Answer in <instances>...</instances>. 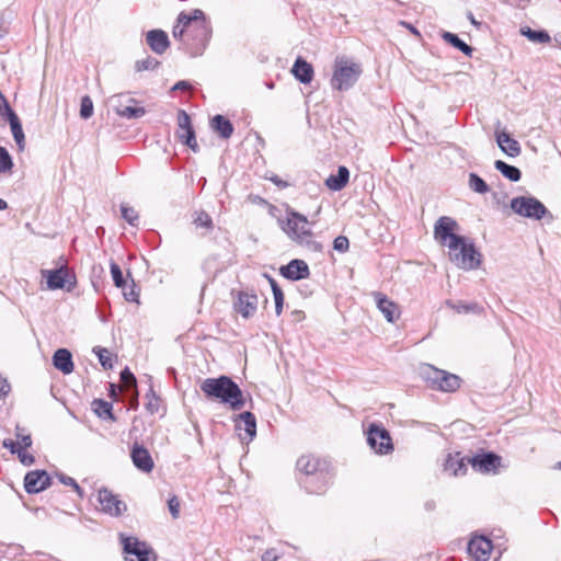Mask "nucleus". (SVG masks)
<instances>
[{
  "mask_svg": "<svg viewBox=\"0 0 561 561\" xmlns=\"http://www.w3.org/2000/svg\"><path fill=\"white\" fill-rule=\"evenodd\" d=\"M559 468H561V461L558 463Z\"/></svg>",
  "mask_w": 561,
  "mask_h": 561,
  "instance_id": "338daca9",
  "label": "nucleus"
},
{
  "mask_svg": "<svg viewBox=\"0 0 561 561\" xmlns=\"http://www.w3.org/2000/svg\"><path fill=\"white\" fill-rule=\"evenodd\" d=\"M468 465V458L461 457L459 453L448 454L444 461L443 470L450 477L463 476Z\"/></svg>",
  "mask_w": 561,
  "mask_h": 561,
  "instance_id": "4be33fe9",
  "label": "nucleus"
},
{
  "mask_svg": "<svg viewBox=\"0 0 561 561\" xmlns=\"http://www.w3.org/2000/svg\"><path fill=\"white\" fill-rule=\"evenodd\" d=\"M54 366L64 374L73 371L72 355L67 348H59L53 356Z\"/></svg>",
  "mask_w": 561,
  "mask_h": 561,
  "instance_id": "a878e982",
  "label": "nucleus"
},
{
  "mask_svg": "<svg viewBox=\"0 0 561 561\" xmlns=\"http://www.w3.org/2000/svg\"><path fill=\"white\" fill-rule=\"evenodd\" d=\"M283 305H284V302H276L275 304V312H276L277 316H279L282 313Z\"/></svg>",
  "mask_w": 561,
  "mask_h": 561,
  "instance_id": "e2e57ef3",
  "label": "nucleus"
},
{
  "mask_svg": "<svg viewBox=\"0 0 561 561\" xmlns=\"http://www.w3.org/2000/svg\"><path fill=\"white\" fill-rule=\"evenodd\" d=\"M128 103L124 105L117 99V104L114 105L115 113L127 119L140 118L146 114V110L142 106H138L135 99H128Z\"/></svg>",
  "mask_w": 561,
  "mask_h": 561,
  "instance_id": "b1692460",
  "label": "nucleus"
},
{
  "mask_svg": "<svg viewBox=\"0 0 561 561\" xmlns=\"http://www.w3.org/2000/svg\"><path fill=\"white\" fill-rule=\"evenodd\" d=\"M271 182H273L276 186H278L279 188H285L287 187L289 184L286 182V181H283L280 178H278L277 175H272L270 178H267Z\"/></svg>",
  "mask_w": 561,
  "mask_h": 561,
  "instance_id": "13d9d810",
  "label": "nucleus"
},
{
  "mask_svg": "<svg viewBox=\"0 0 561 561\" xmlns=\"http://www.w3.org/2000/svg\"><path fill=\"white\" fill-rule=\"evenodd\" d=\"M41 274L47 280V288L50 290L61 289L70 282V274L67 266L55 270H42Z\"/></svg>",
  "mask_w": 561,
  "mask_h": 561,
  "instance_id": "aec40b11",
  "label": "nucleus"
},
{
  "mask_svg": "<svg viewBox=\"0 0 561 561\" xmlns=\"http://www.w3.org/2000/svg\"><path fill=\"white\" fill-rule=\"evenodd\" d=\"M492 542L483 536L473 537L468 542V552L476 561H488L492 551Z\"/></svg>",
  "mask_w": 561,
  "mask_h": 561,
  "instance_id": "a211bd4d",
  "label": "nucleus"
},
{
  "mask_svg": "<svg viewBox=\"0 0 561 561\" xmlns=\"http://www.w3.org/2000/svg\"><path fill=\"white\" fill-rule=\"evenodd\" d=\"M367 443L379 455H388L393 450V444L389 432L381 425L371 423L367 430Z\"/></svg>",
  "mask_w": 561,
  "mask_h": 561,
  "instance_id": "9d476101",
  "label": "nucleus"
},
{
  "mask_svg": "<svg viewBox=\"0 0 561 561\" xmlns=\"http://www.w3.org/2000/svg\"><path fill=\"white\" fill-rule=\"evenodd\" d=\"M147 410L153 414L154 412L158 411V400L154 399V401L150 400L147 404Z\"/></svg>",
  "mask_w": 561,
  "mask_h": 561,
  "instance_id": "052dcab7",
  "label": "nucleus"
},
{
  "mask_svg": "<svg viewBox=\"0 0 561 561\" xmlns=\"http://www.w3.org/2000/svg\"><path fill=\"white\" fill-rule=\"evenodd\" d=\"M7 208H8V203L4 199L0 198V210H4Z\"/></svg>",
  "mask_w": 561,
  "mask_h": 561,
  "instance_id": "0e129e2a",
  "label": "nucleus"
},
{
  "mask_svg": "<svg viewBox=\"0 0 561 561\" xmlns=\"http://www.w3.org/2000/svg\"><path fill=\"white\" fill-rule=\"evenodd\" d=\"M146 41L151 50L159 55L163 54L170 45L168 34L162 30L149 31Z\"/></svg>",
  "mask_w": 561,
  "mask_h": 561,
  "instance_id": "5701e85b",
  "label": "nucleus"
},
{
  "mask_svg": "<svg viewBox=\"0 0 561 561\" xmlns=\"http://www.w3.org/2000/svg\"><path fill=\"white\" fill-rule=\"evenodd\" d=\"M279 559V554L275 548L267 549L262 554V561H277Z\"/></svg>",
  "mask_w": 561,
  "mask_h": 561,
  "instance_id": "864d4df0",
  "label": "nucleus"
},
{
  "mask_svg": "<svg viewBox=\"0 0 561 561\" xmlns=\"http://www.w3.org/2000/svg\"><path fill=\"white\" fill-rule=\"evenodd\" d=\"M468 462L479 472H495L501 465V457L493 453H485L468 458Z\"/></svg>",
  "mask_w": 561,
  "mask_h": 561,
  "instance_id": "2eb2a0df",
  "label": "nucleus"
},
{
  "mask_svg": "<svg viewBox=\"0 0 561 561\" xmlns=\"http://www.w3.org/2000/svg\"><path fill=\"white\" fill-rule=\"evenodd\" d=\"M168 507H169V511H170L172 517L174 519L179 518V516H180V501H179V499L175 495H173L171 499H169Z\"/></svg>",
  "mask_w": 561,
  "mask_h": 561,
  "instance_id": "8fccbe9b",
  "label": "nucleus"
},
{
  "mask_svg": "<svg viewBox=\"0 0 561 561\" xmlns=\"http://www.w3.org/2000/svg\"><path fill=\"white\" fill-rule=\"evenodd\" d=\"M190 83L187 81H179L178 83H175V85L173 87V90H182V91H185V90H188L190 89Z\"/></svg>",
  "mask_w": 561,
  "mask_h": 561,
  "instance_id": "bf43d9fd",
  "label": "nucleus"
},
{
  "mask_svg": "<svg viewBox=\"0 0 561 561\" xmlns=\"http://www.w3.org/2000/svg\"><path fill=\"white\" fill-rule=\"evenodd\" d=\"M194 224L197 228H204L206 230H210L213 228V220L205 211L196 213Z\"/></svg>",
  "mask_w": 561,
  "mask_h": 561,
  "instance_id": "ea45409f",
  "label": "nucleus"
},
{
  "mask_svg": "<svg viewBox=\"0 0 561 561\" xmlns=\"http://www.w3.org/2000/svg\"><path fill=\"white\" fill-rule=\"evenodd\" d=\"M121 213L122 217L131 226L136 225V221L138 220V213L127 205L121 206Z\"/></svg>",
  "mask_w": 561,
  "mask_h": 561,
  "instance_id": "37998d69",
  "label": "nucleus"
},
{
  "mask_svg": "<svg viewBox=\"0 0 561 561\" xmlns=\"http://www.w3.org/2000/svg\"><path fill=\"white\" fill-rule=\"evenodd\" d=\"M7 117L9 119L14 140L19 146H21L24 141L22 125L18 115L11 110V107H7Z\"/></svg>",
  "mask_w": 561,
  "mask_h": 561,
  "instance_id": "7c9ffc66",
  "label": "nucleus"
},
{
  "mask_svg": "<svg viewBox=\"0 0 561 561\" xmlns=\"http://www.w3.org/2000/svg\"><path fill=\"white\" fill-rule=\"evenodd\" d=\"M425 376L431 386L445 392H454L460 387V378L457 375L437 369L431 365L426 367Z\"/></svg>",
  "mask_w": 561,
  "mask_h": 561,
  "instance_id": "1a4fd4ad",
  "label": "nucleus"
},
{
  "mask_svg": "<svg viewBox=\"0 0 561 561\" xmlns=\"http://www.w3.org/2000/svg\"><path fill=\"white\" fill-rule=\"evenodd\" d=\"M259 298L248 290L239 291L233 302L234 310L243 318L249 319L256 312Z\"/></svg>",
  "mask_w": 561,
  "mask_h": 561,
  "instance_id": "4468645a",
  "label": "nucleus"
},
{
  "mask_svg": "<svg viewBox=\"0 0 561 561\" xmlns=\"http://www.w3.org/2000/svg\"><path fill=\"white\" fill-rule=\"evenodd\" d=\"M456 229H458V224L455 219L448 216L439 217L434 226V238L449 250H457L463 237L456 234L454 232Z\"/></svg>",
  "mask_w": 561,
  "mask_h": 561,
  "instance_id": "423d86ee",
  "label": "nucleus"
},
{
  "mask_svg": "<svg viewBox=\"0 0 561 561\" xmlns=\"http://www.w3.org/2000/svg\"><path fill=\"white\" fill-rule=\"evenodd\" d=\"M12 167V158L9 154L8 150L3 147H0V172L5 173L10 171Z\"/></svg>",
  "mask_w": 561,
  "mask_h": 561,
  "instance_id": "79ce46f5",
  "label": "nucleus"
},
{
  "mask_svg": "<svg viewBox=\"0 0 561 561\" xmlns=\"http://www.w3.org/2000/svg\"><path fill=\"white\" fill-rule=\"evenodd\" d=\"M266 277L271 284L275 304L284 302V294H283L282 288L278 286V284L276 283V280L273 277H270L268 275H266Z\"/></svg>",
  "mask_w": 561,
  "mask_h": 561,
  "instance_id": "09e8293b",
  "label": "nucleus"
},
{
  "mask_svg": "<svg viewBox=\"0 0 561 561\" xmlns=\"http://www.w3.org/2000/svg\"><path fill=\"white\" fill-rule=\"evenodd\" d=\"M297 469L304 473L300 480L308 493H322L327 490L330 480V466L325 459L313 455H302L297 460Z\"/></svg>",
  "mask_w": 561,
  "mask_h": 561,
  "instance_id": "f03ea898",
  "label": "nucleus"
},
{
  "mask_svg": "<svg viewBox=\"0 0 561 561\" xmlns=\"http://www.w3.org/2000/svg\"><path fill=\"white\" fill-rule=\"evenodd\" d=\"M511 208L522 217L540 220L549 214L547 207L533 196H518L511 201Z\"/></svg>",
  "mask_w": 561,
  "mask_h": 561,
  "instance_id": "0eeeda50",
  "label": "nucleus"
},
{
  "mask_svg": "<svg viewBox=\"0 0 561 561\" xmlns=\"http://www.w3.org/2000/svg\"><path fill=\"white\" fill-rule=\"evenodd\" d=\"M130 458L134 466L145 473L151 472L154 467V462L149 450L138 443L133 445Z\"/></svg>",
  "mask_w": 561,
  "mask_h": 561,
  "instance_id": "f3484780",
  "label": "nucleus"
},
{
  "mask_svg": "<svg viewBox=\"0 0 561 561\" xmlns=\"http://www.w3.org/2000/svg\"><path fill=\"white\" fill-rule=\"evenodd\" d=\"M93 114V102L89 96L81 99L80 116L84 119L90 118Z\"/></svg>",
  "mask_w": 561,
  "mask_h": 561,
  "instance_id": "c03bdc74",
  "label": "nucleus"
},
{
  "mask_svg": "<svg viewBox=\"0 0 561 561\" xmlns=\"http://www.w3.org/2000/svg\"><path fill=\"white\" fill-rule=\"evenodd\" d=\"M282 229L284 232L294 241L308 250L319 252L322 250V245L312 239V231L308 227L307 217L293 210H287L286 221H280Z\"/></svg>",
  "mask_w": 561,
  "mask_h": 561,
  "instance_id": "20e7f679",
  "label": "nucleus"
},
{
  "mask_svg": "<svg viewBox=\"0 0 561 561\" xmlns=\"http://www.w3.org/2000/svg\"><path fill=\"white\" fill-rule=\"evenodd\" d=\"M18 456L23 465L30 466L34 462V457L20 449Z\"/></svg>",
  "mask_w": 561,
  "mask_h": 561,
  "instance_id": "5fc2aeb1",
  "label": "nucleus"
},
{
  "mask_svg": "<svg viewBox=\"0 0 561 561\" xmlns=\"http://www.w3.org/2000/svg\"><path fill=\"white\" fill-rule=\"evenodd\" d=\"M279 273L289 280H300L309 277L310 270L305 261L295 259L288 264L280 266Z\"/></svg>",
  "mask_w": 561,
  "mask_h": 561,
  "instance_id": "6ab92c4d",
  "label": "nucleus"
},
{
  "mask_svg": "<svg viewBox=\"0 0 561 561\" xmlns=\"http://www.w3.org/2000/svg\"><path fill=\"white\" fill-rule=\"evenodd\" d=\"M244 424V434H239L242 440H252L256 435V420L253 413L247 411L239 415Z\"/></svg>",
  "mask_w": 561,
  "mask_h": 561,
  "instance_id": "c756f323",
  "label": "nucleus"
},
{
  "mask_svg": "<svg viewBox=\"0 0 561 561\" xmlns=\"http://www.w3.org/2000/svg\"><path fill=\"white\" fill-rule=\"evenodd\" d=\"M350 248V241L345 236H339L333 241V249L337 252L344 253Z\"/></svg>",
  "mask_w": 561,
  "mask_h": 561,
  "instance_id": "de8ad7c7",
  "label": "nucleus"
},
{
  "mask_svg": "<svg viewBox=\"0 0 561 561\" xmlns=\"http://www.w3.org/2000/svg\"><path fill=\"white\" fill-rule=\"evenodd\" d=\"M496 141L501 150L510 157H517L520 153V146L518 141L513 139L507 133H497Z\"/></svg>",
  "mask_w": 561,
  "mask_h": 561,
  "instance_id": "bb28decb",
  "label": "nucleus"
},
{
  "mask_svg": "<svg viewBox=\"0 0 561 561\" xmlns=\"http://www.w3.org/2000/svg\"><path fill=\"white\" fill-rule=\"evenodd\" d=\"M210 126L221 138L228 139L233 134V125L222 115H215L210 122Z\"/></svg>",
  "mask_w": 561,
  "mask_h": 561,
  "instance_id": "cd10ccee",
  "label": "nucleus"
},
{
  "mask_svg": "<svg viewBox=\"0 0 561 561\" xmlns=\"http://www.w3.org/2000/svg\"><path fill=\"white\" fill-rule=\"evenodd\" d=\"M92 408L99 417H101L103 420H107V419L114 420V416L112 414L113 405L111 402H107L102 399H95L92 402Z\"/></svg>",
  "mask_w": 561,
  "mask_h": 561,
  "instance_id": "c9c22d12",
  "label": "nucleus"
},
{
  "mask_svg": "<svg viewBox=\"0 0 561 561\" xmlns=\"http://www.w3.org/2000/svg\"><path fill=\"white\" fill-rule=\"evenodd\" d=\"M468 19L470 20L471 24H473L476 27H479L481 25V23L474 19L471 12L468 13Z\"/></svg>",
  "mask_w": 561,
  "mask_h": 561,
  "instance_id": "680f3d73",
  "label": "nucleus"
},
{
  "mask_svg": "<svg viewBox=\"0 0 561 561\" xmlns=\"http://www.w3.org/2000/svg\"><path fill=\"white\" fill-rule=\"evenodd\" d=\"M57 478L62 484L71 486L81 497L83 496L82 489L80 488V485L76 482V480L73 478L68 477L64 473H58Z\"/></svg>",
  "mask_w": 561,
  "mask_h": 561,
  "instance_id": "49530a36",
  "label": "nucleus"
},
{
  "mask_svg": "<svg viewBox=\"0 0 561 561\" xmlns=\"http://www.w3.org/2000/svg\"><path fill=\"white\" fill-rule=\"evenodd\" d=\"M293 75L301 83H310L313 79V68L311 64L307 62L301 57H298L291 69Z\"/></svg>",
  "mask_w": 561,
  "mask_h": 561,
  "instance_id": "393cba45",
  "label": "nucleus"
},
{
  "mask_svg": "<svg viewBox=\"0 0 561 561\" xmlns=\"http://www.w3.org/2000/svg\"><path fill=\"white\" fill-rule=\"evenodd\" d=\"M3 446L9 448L12 454H16L20 450V443L12 439H4Z\"/></svg>",
  "mask_w": 561,
  "mask_h": 561,
  "instance_id": "6e6d98bb",
  "label": "nucleus"
},
{
  "mask_svg": "<svg viewBox=\"0 0 561 561\" xmlns=\"http://www.w3.org/2000/svg\"><path fill=\"white\" fill-rule=\"evenodd\" d=\"M127 561H154V554L146 542L135 537H122Z\"/></svg>",
  "mask_w": 561,
  "mask_h": 561,
  "instance_id": "9b49d317",
  "label": "nucleus"
},
{
  "mask_svg": "<svg viewBox=\"0 0 561 561\" xmlns=\"http://www.w3.org/2000/svg\"><path fill=\"white\" fill-rule=\"evenodd\" d=\"M111 274H112V278L114 280V284L116 287L118 288H124V286L127 285V283L125 282L124 277H123V272L121 270V267L118 266V264H116L115 262H111Z\"/></svg>",
  "mask_w": 561,
  "mask_h": 561,
  "instance_id": "a19ab883",
  "label": "nucleus"
},
{
  "mask_svg": "<svg viewBox=\"0 0 561 561\" xmlns=\"http://www.w3.org/2000/svg\"><path fill=\"white\" fill-rule=\"evenodd\" d=\"M93 352L98 355L99 360L104 369H111L113 367L111 353L106 348L94 347Z\"/></svg>",
  "mask_w": 561,
  "mask_h": 561,
  "instance_id": "58836bf2",
  "label": "nucleus"
},
{
  "mask_svg": "<svg viewBox=\"0 0 561 561\" xmlns=\"http://www.w3.org/2000/svg\"><path fill=\"white\" fill-rule=\"evenodd\" d=\"M158 66L159 61L152 57H147L142 60H138L135 65L137 71L152 70Z\"/></svg>",
  "mask_w": 561,
  "mask_h": 561,
  "instance_id": "a18cd8bd",
  "label": "nucleus"
},
{
  "mask_svg": "<svg viewBox=\"0 0 561 561\" xmlns=\"http://www.w3.org/2000/svg\"><path fill=\"white\" fill-rule=\"evenodd\" d=\"M350 171L346 167H339L337 174H332L325 180V185L332 191H341L348 182Z\"/></svg>",
  "mask_w": 561,
  "mask_h": 561,
  "instance_id": "c85d7f7f",
  "label": "nucleus"
},
{
  "mask_svg": "<svg viewBox=\"0 0 561 561\" xmlns=\"http://www.w3.org/2000/svg\"><path fill=\"white\" fill-rule=\"evenodd\" d=\"M178 138L194 152H197L199 147L195 137V131L191 124V117L184 110H180L178 113Z\"/></svg>",
  "mask_w": 561,
  "mask_h": 561,
  "instance_id": "f8f14e48",
  "label": "nucleus"
},
{
  "mask_svg": "<svg viewBox=\"0 0 561 561\" xmlns=\"http://www.w3.org/2000/svg\"><path fill=\"white\" fill-rule=\"evenodd\" d=\"M362 67L345 56H337L334 60L331 87L334 90L346 91L359 79Z\"/></svg>",
  "mask_w": 561,
  "mask_h": 561,
  "instance_id": "39448f33",
  "label": "nucleus"
},
{
  "mask_svg": "<svg viewBox=\"0 0 561 561\" xmlns=\"http://www.w3.org/2000/svg\"><path fill=\"white\" fill-rule=\"evenodd\" d=\"M50 485V477L44 470H34L24 478L25 491L30 494L39 493Z\"/></svg>",
  "mask_w": 561,
  "mask_h": 561,
  "instance_id": "dca6fc26",
  "label": "nucleus"
},
{
  "mask_svg": "<svg viewBox=\"0 0 561 561\" xmlns=\"http://www.w3.org/2000/svg\"><path fill=\"white\" fill-rule=\"evenodd\" d=\"M10 391V385L8 383L7 379L0 376V398L8 394Z\"/></svg>",
  "mask_w": 561,
  "mask_h": 561,
  "instance_id": "4d7b16f0",
  "label": "nucleus"
},
{
  "mask_svg": "<svg viewBox=\"0 0 561 561\" xmlns=\"http://www.w3.org/2000/svg\"><path fill=\"white\" fill-rule=\"evenodd\" d=\"M449 259L456 266L467 271L477 268L481 262L474 245L467 243L465 238L457 250H449Z\"/></svg>",
  "mask_w": 561,
  "mask_h": 561,
  "instance_id": "6e6552de",
  "label": "nucleus"
},
{
  "mask_svg": "<svg viewBox=\"0 0 561 561\" xmlns=\"http://www.w3.org/2000/svg\"><path fill=\"white\" fill-rule=\"evenodd\" d=\"M123 290V295L125 297V299L127 301H136L137 300V294L134 289V285L131 286H124V288H122Z\"/></svg>",
  "mask_w": 561,
  "mask_h": 561,
  "instance_id": "603ef678",
  "label": "nucleus"
},
{
  "mask_svg": "<svg viewBox=\"0 0 561 561\" xmlns=\"http://www.w3.org/2000/svg\"><path fill=\"white\" fill-rule=\"evenodd\" d=\"M520 34L525 37H527L533 43L538 44H548L551 39L550 35L546 31H536L531 30L528 26H524L520 28Z\"/></svg>",
  "mask_w": 561,
  "mask_h": 561,
  "instance_id": "72a5a7b5",
  "label": "nucleus"
},
{
  "mask_svg": "<svg viewBox=\"0 0 561 561\" xmlns=\"http://www.w3.org/2000/svg\"><path fill=\"white\" fill-rule=\"evenodd\" d=\"M494 167L510 181L517 182L520 180L522 173L518 168L507 164L502 160H496Z\"/></svg>",
  "mask_w": 561,
  "mask_h": 561,
  "instance_id": "473e14b6",
  "label": "nucleus"
},
{
  "mask_svg": "<svg viewBox=\"0 0 561 561\" xmlns=\"http://www.w3.org/2000/svg\"><path fill=\"white\" fill-rule=\"evenodd\" d=\"M377 308L383 314L388 322H394L400 317L399 306L388 299V297L379 291L373 293Z\"/></svg>",
  "mask_w": 561,
  "mask_h": 561,
  "instance_id": "412c9836",
  "label": "nucleus"
},
{
  "mask_svg": "<svg viewBox=\"0 0 561 561\" xmlns=\"http://www.w3.org/2000/svg\"><path fill=\"white\" fill-rule=\"evenodd\" d=\"M443 39L454 46L455 48L462 51L466 56H471L473 49L471 46L466 44L462 39L458 37V35L450 33V32H444L442 35Z\"/></svg>",
  "mask_w": 561,
  "mask_h": 561,
  "instance_id": "f704fd0d",
  "label": "nucleus"
},
{
  "mask_svg": "<svg viewBox=\"0 0 561 561\" xmlns=\"http://www.w3.org/2000/svg\"><path fill=\"white\" fill-rule=\"evenodd\" d=\"M121 381L126 391H129L131 389L136 390V382H137L136 377L128 368H125L121 373ZM137 397H138V393H137V391H135V402L136 403H137Z\"/></svg>",
  "mask_w": 561,
  "mask_h": 561,
  "instance_id": "e433bc0d",
  "label": "nucleus"
},
{
  "mask_svg": "<svg viewBox=\"0 0 561 561\" xmlns=\"http://www.w3.org/2000/svg\"><path fill=\"white\" fill-rule=\"evenodd\" d=\"M469 187L479 194H485L489 192V186L485 181L476 173L469 174Z\"/></svg>",
  "mask_w": 561,
  "mask_h": 561,
  "instance_id": "4c0bfd02",
  "label": "nucleus"
},
{
  "mask_svg": "<svg viewBox=\"0 0 561 561\" xmlns=\"http://www.w3.org/2000/svg\"><path fill=\"white\" fill-rule=\"evenodd\" d=\"M446 306H448L457 313H480L483 310L482 307L477 302H454L451 300H447Z\"/></svg>",
  "mask_w": 561,
  "mask_h": 561,
  "instance_id": "2f4dec72",
  "label": "nucleus"
},
{
  "mask_svg": "<svg viewBox=\"0 0 561 561\" xmlns=\"http://www.w3.org/2000/svg\"><path fill=\"white\" fill-rule=\"evenodd\" d=\"M172 35L180 41L191 57L202 56L211 37L210 22L201 9L181 12Z\"/></svg>",
  "mask_w": 561,
  "mask_h": 561,
  "instance_id": "f257e3e1",
  "label": "nucleus"
},
{
  "mask_svg": "<svg viewBox=\"0 0 561 561\" xmlns=\"http://www.w3.org/2000/svg\"><path fill=\"white\" fill-rule=\"evenodd\" d=\"M18 430V433H16V437H18V443H20V449H26L28 448L31 445H32V439H31V436L30 435H23L19 432V427H16Z\"/></svg>",
  "mask_w": 561,
  "mask_h": 561,
  "instance_id": "3c124183",
  "label": "nucleus"
},
{
  "mask_svg": "<svg viewBox=\"0 0 561 561\" xmlns=\"http://www.w3.org/2000/svg\"><path fill=\"white\" fill-rule=\"evenodd\" d=\"M98 501L101 511L111 516H121L126 510V504L107 489L99 491Z\"/></svg>",
  "mask_w": 561,
  "mask_h": 561,
  "instance_id": "ddd939ff",
  "label": "nucleus"
},
{
  "mask_svg": "<svg viewBox=\"0 0 561 561\" xmlns=\"http://www.w3.org/2000/svg\"><path fill=\"white\" fill-rule=\"evenodd\" d=\"M201 390L208 399L228 404L233 411L241 410L244 407L243 393L230 377L206 378L201 383Z\"/></svg>",
  "mask_w": 561,
  "mask_h": 561,
  "instance_id": "7ed1b4c3",
  "label": "nucleus"
},
{
  "mask_svg": "<svg viewBox=\"0 0 561 561\" xmlns=\"http://www.w3.org/2000/svg\"><path fill=\"white\" fill-rule=\"evenodd\" d=\"M409 28L411 30L412 33L419 34L415 27L409 25Z\"/></svg>",
  "mask_w": 561,
  "mask_h": 561,
  "instance_id": "69168bd1",
  "label": "nucleus"
}]
</instances>
